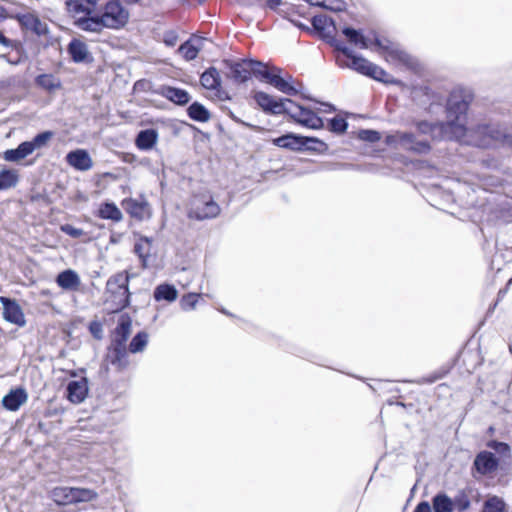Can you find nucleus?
<instances>
[{
	"label": "nucleus",
	"instance_id": "nucleus-55",
	"mask_svg": "<svg viewBox=\"0 0 512 512\" xmlns=\"http://www.w3.org/2000/svg\"><path fill=\"white\" fill-rule=\"evenodd\" d=\"M164 42L168 45V46H174L175 43H176V36L171 34V35H167L164 39Z\"/></svg>",
	"mask_w": 512,
	"mask_h": 512
},
{
	"label": "nucleus",
	"instance_id": "nucleus-2",
	"mask_svg": "<svg viewBox=\"0 0 512 512\" xmlns=\"http://www.w3.org/2000/svg\"><path fill=\"white\" fill-rule=\"evenodd\" d=\"M225 63L230 70L229 76L237 83L246 82L253 74L284 94L294 96L298 93V89L293 85L292 76L282 77L280 68H269L262 62L252 59L226 61Z\"/></svg>",
	"mask_w": 512,
	"mask_h": 512
},
{
	"label": "nucleus",
	"instance_id": "nucleus-48",
	"mask_svg": "<svg viewBox=\"0 0 512 512\" xmlns=\"http://www.w3.org/2000/svg\"><path fill=\"white\" fill-rule=\"evenodd\" d=\"M359 138L368 142H377L380 140V133L374 130H361Z\"/></svg>",
	"mask_w": 512,
	"mask_h": 512
},
{
	"label": "nucleus",
	"instance_id": "nucleus-3",
	"mask_svg": "<svg viewBox=\"0 0 512 512\" xmlns=\"http://www.w3.org/2000/svg\"><path fill=\"white\" fill-rule=\"evenodd\" d=\"M128 272L123 271L111 276L106 283V305L112 312H118L129 305Z\"/></svg>",
	"mask_w": 512,
	"mask_h": 512
},
{
	"label": "nucleus",
	"instance_id": "nucleus-58",
	"mask_svg": "<svg viewBox=\"0 0 512 512\" xmlns=\"http://www.w3.org/2000/svg\"><path fill=\"white\" fill-rule=\"evenodd\" d=\"M323 106L325 107V109L322 110L323 112H331L332 110H334V108L330 104H323Z\"/></svg>",
	"mask_w": 512,
	"mask_h": 512
},
{
	"label": "nucleus",
	"instance_id": "nucleus-49",
	"mask_svg": "<svg viewBox=\"0 0 512 512\" xmlns=\"http://www.w3.org/2000/svg\"><path fill=\"white\" fill-rule=\"evenodd\" d=\"M61 231L72 238H80L85 234V232L82 229L76 228L70 224L62 225Z\"/></svg>",
	"mask_w": 512,
	"mask_h": 512
},
{
	"label": "nucleus",
	"instance_id": "nucleus-5",
	"mask_svg": "<svg viewBox=\"0 0 512 512\" xmlns=\"http://www.w3.org/2000/svg\"><path fill=\"white\" fill-rule=\"evenodd\" d=\"M417 131L423 135H429L433 140H456L463 135V127L453 120L446 122L417 121Z\"/></svg>",
	"mask_w": 512,
	"mask_h": 512
},
{
	"label": "nucleus",
	"instance_id": "nucleus-53",
	"mask_svg": "<svg viewBox=\"0 0 512 512\" xmlns=\"http://www.w3.org/2000/svg\"><path fill=\"white\" fill-rule=\"evenodd\" d=\"M281 3L282 0H266V7H268L271 10H276Z\"/></svg>",
	"mask_w": 512,
	"mask_h": 512
},
{
	"label": "nucleus",
	"instance_id": "nucleus-28",
	"mask_svg": "<svg viewBox=\"0 0 512 512\" xmlns=\"http://www.w3.org/2000/svg\"><path fill=\"white\" fill-rule=\"evenodd\" d=\"M152 240L148 237H140L134 245V252L141 260L143 268H147L148 260L151 255Z\"/></svg>",
	"mask_w": 512,
	"mask_h": 512
},
{
	"label": "nucleus",
	"instance_id": "nucleus-56",
	"mask_svg": "<svg viewBox=\"0 0 512 512\" xmlns=\"http://www.w3.org/2000/svg\"><path fill=\"white\" fill-rule=\"evenodd\" d=\"M0 44H2L3 46H6V47H10L12 46V41L9 40L8 38H6L2 32H0Z\"/></svg>",
	"mask_w": 512,
	"mask_h": 512
},
{
	"label": "nucleus",
	"instance_id": "nucleus-6",
	"mask_svg": "<svg viewBox=\"0 0 512 512\" xmlns=\"http://www.w3.org/2000/svg\"><path fill=\"white\" fill-rule=\"evenodd\" d=\"M220 212L219 204L210 194H201L193 197L188 216L189 218L202 221L216 218Z\"/></svg>",
	"mask_w": 512,
	"mask_h": 512
},
{
	"label": "nucleus",
	"instance_id": "nucleus-45",
	"mask_svg": "<svg viewBox=\"0 0 512 512\" xmlns=\"http://www.w3.org/2000/svg\"><path fill=\"white\" fill-rule=\"evenodd\" d=\"M201 294L189 293L184 295L180 300V306L183 310L189 311L195 309Z\"/></svg>",
	"mask_w": 512,
	"mask_h": 512
},
{
	"label": "nucleus",
	"instance_id": "nucleus-29",
	"mask_svg": "<svg viewBox=\"0 0 512 512\" xmlns=\"http://www.w3.org/2000/svg\"><path fill=\"white\" fill-rule=\"evenodd\" d=\"M98 216L101 219L120 222L123 219L121 210L113 202L102 203L98 210Z\"/></svg>",
	"mask_w": 512,
	"mask_h": 512
},
{
	"label": "nucleus",
	"instance_id": "nucleus-39",
	"mask_svg": "<svg viewBox=\"0 0 512 512\" xmlns=\"http://www.w3.org/2000/svg\"><path fill=\"white\" fill-rule=\"evenodd\" d=\"M70 489L72 494L70 500H72V504L78 502H88L95 499L97 496V494L91 489L76 487H70Z\"/></svg>",
	"mask_w": 512,
	"mask_h": 512
},
{
	"label": "nucleus",
	"instance_id": "nucleus-50",
	"mask_svg": "<svg viewBox=\"0 0 512 512\" xmlns=\"http://www.w3.org/2000/svg\"><path fill=\"white\" fill-rule=\"evenodd\" d=\"M488 447L492 448L497 453L502 454V455L508 454L509 450H510L508 444L503 443V442H497V441H490L488 443Z\"/></svg>",
	"mask_w": 512,
	"mask_h": 512
},
{
	"label": "nucleus",
	"instance_id": "nucleus-41",
	"mask_svg": "<svg viewBox=\"0 0 512 512\" xmlns=\"http://www.w3.org/2000/svg\"><path fill=\"white\" fill-rule=\"evenodd\" d=\"M435 512H452L453 502L446 494H437L432 499Z\"/></svg>",
	"mask_w": 512,
	"mask_h": 512
},
{
	"label": "nucleus",
	"instance_id": "nucleus-32",
	"mask_svg": "<svg viewBox=\"0 0 512 512\" xmlns=\"http://www.w3.org/2000/svg\"><path fill=\"white\" fill-rule=\"evenodd\" d=\"M342 34L346 37L347 41L360 48V49H367L369 47L367 39L363 36V34L353 28L350 27H344L342 29Z\"/></svg>",
	"mask_w": 512,
	"mask_h": 512
},
{
	"label": "nucleus",
	"instance_id": "nucleus-7",
	"mask_svg": "<svg viewBox=\"0 0 512 512\" xmlns=\"http://www.w3.org/2000/svg\"><path fill=\"white\" fill-rule=\"evenodd\" d=\"M287 104L285 113L297 123L311 129H319L323 126L322 119L312 110L304 108L290 99H287Z\"/></svg>",
	"mask_w": 512,
	"mask_h": 512
},
{
	"label": "nucleus",
	"instance_id": "nucleus-19",
	"mask_svg": "<svg viewBox=\"0 0 512 512\" xmlns=\"http://www.w3.org/2000/svg\"><path fill=\"white\" fill-rule=\"evenodd\" d=\"M206 39L202 37H192L183 43L178 51L188 61L194 60L199 51L203 48Z\"/></svg>",
	"mask_w": 512,
	"mask_h": 512
},
{
	"label": "nucleus",
	"instance_id": "nucleus-40",
	"mask_svg": "<svg viewBox=\"0 0 512 512\" xmlns=\"http://www.w3.org/2000/svg\"><path fill=\"white\" fill-rule=\"evenodd\" d=\"M70 487H56L50 492V497L58 505L72 504Z\"/></svg>",
	"mask_w": 512,
	"mask_h": 512
},
{
	"label": "nucleus",
	"instance_id": "nucleus-43",
	"mask_svg": "<svg viewBox=\"0 0 512 512\" xmlns=\"http://www.w3.org/2000/svg\"><path fill=\"white\" fill-rule=\"evenodd\" d=\"M505 507L506 504L501 498L492 496L484 502L482 512H505Z\"/></svg>",
	"mask_w": 512,
	"mask_h": 512
},
{
	"label": "nucleus",
	"instance_id": "nucleus-46",
	"mask_svg": "<svg viewBox=\"0 0 512 512\" xmlns=\"http://www.w3.org/2000/svg\"><path fill=\"white\" fill-rule=\"evenodd\" d=\"M452 502H453V509L455 508L459 512H463L470 507V500L467 497V495L464 493L458 494L454 498V500H452Z\"/></svg>",
	"mask_w": 512,
	"mask_h": 512
},
{
	"label": "nucleus",
	"instance_id": "nucleus-52",
	"mask_svg": "<svg viewBox=\"0 0 512 512\" xmlns=\"http://www.w3.org/2000/svg\"><path fill=\"white\" fill-rule=\"evenodd\" d=\"M437 110H442V101L439 100L437 102H432L428 108V112L431 114H435Z\"/></svg>",
	"mask_w": 512,
	"mask_h": 512
},
{
	"label": "nucleus",
	"instance_id": "nucleus-20",
	"mask_svg": "<svg viewBox=\"0 0 512 512\" xmlns=\"http://www.w3.org/2000/svg\"><path fill=\"white\" fill-rule=\"evenodd\" d=\"M122 206L125 211L133 218L142 220L148 216V204L143 201H138L135 199H125L122 202Z\"/></svg>",
	"mask_w": 512,
	"mask_h": 512
},
{
	"label": "nucleus",
	"instance_id": "nucleus-25",
	"mask_svg": "<svg viewBox=\"0 0 512 512\" xmlns=\"http://www.w3.org/2000/svg\"><path fill=\"white\" fill-rule=\"evenodd\" d=\"M405 138L408 139L403 142V146L401 149L409 150L419 154L428 153L431 149V146L426 140H418L416 136L412 133L406 132Z\"/></svg>",
	"mask_w": 512,
	"mask_h": 512
},
{
	"label": "nucleus",
	"instance_id": "nucleus-38",
	"mask_svg": "<svg viewBox=\"0 0 512 512\" xmlns=\"http://www.w3.org/2000/svg\"><path fill=\"white\" fill-rule=\"evenodd\" d=\"M188 115L198 122H207L210 119L209 111L200 103L194 102L188 108Z\"/></svg>",
	"mask_w": 512,
	"mask_h": 512
},
{
	"label": "nucleus",
	"instance_id": "nucleus-54",
	"mask_svg": "<svg viewBox=\"0 0 512 512\" xmlns=\"http://www.w3.org/2000/svg\"><path fill=\"white\" fill-rule=\"evenodd\" d=\"M90 330L91 332L93 333V335L96 337V338H100V335L98 333L101 332V328H100V325L97 324V323H93L91 326H90Z\"/></svg>",
	"mask_w": 512,
	"mask_h": 512
},
{
	"label": "nucleus",
	"instance_id": "nucleus-23",
	"mask_svg": "<svg viewBox=\"0 0 512 512\" xmlns=\"http://www.w3.org/2000/svg\"><path fill=\"white\" fill-rule=\"evenodd\" d=\"M27 401V393L23 389L11 390L2 399L3 406L10 411H17Z\"/></svg>",
	"mask_w": 512,
	"mask_h": 512
},
{
	"label": "nucleus",
	"instance_id": "nucleus-35",
	"mask_svg": "<svg viewBox=\"0 0 512 512\" xmlns=\"http://www.w3.org/2000/svg\"><path fill=\"white\" fill-rule=\"evenodd\" d=\"M54 133L52 131H44L37 134L31 141H25L31 154L35 150H40L48 146L52 140Z\"/></svg>",
	"mask_w": 512,
	"mask_h": 512
},
{
	"label": "nucleus",
	"instance_id": "nucleus-60",
	"mask_svg": "<svg viewBox=\"0 0 512 512\" xmlns=\"http://www.w3.org/2000/svg\"><path fill=\"white\" fill-rule=\"evenodd\" d=\"M230 116L232 117V119H234L235 121H238V119L230 112Z\"/></svg>",
	"mask_w": 512,
	"mask_h": 512
},
{
	"label": "nucleus",
	"instance_id": "nucleus-15",
	"mask_svg": "<svg viewBox=\"0 0 512 512\" xmlns=\"http://www.w3.org/2000/svg\"><path fill=\"white\" fill-rule=\"evenodd\" d=\"M67 163L76 170L87 171L93 166L89 153L84 149H76L66 155Z\"/></svg>",
	"mask_w": 512,
	"mask_h": 512
},
{
	"label": "nucleus",
	"instance_id": "nucleus-57",
	"mask_svg": "<svg viewBox=\"0 0 512 512\" xmlns=\"http://www.w3.org/2000/svg\"><path fill=\"white\" fill-rule=\"evenodd\" d=\"M7 18V11L5 8L0 6V22Z\"/></svg>",
	"mask_w": 512,
	"mask_h": 512
},
{
	"label": "nucleus",
	"instance_id": "nucleus-14",
	"mask_svg": "<svg viewBox=\"0 0 512 512\" xmlns=\"http://www.w3.org/2000/svg\"><path fill=\"white\" fill-rule=\"evenodd\" d=\"M67 398L71 403L79 404L88 394V381L85 377L70 381L67 385Z\"/></svg>",
	"mask_w": 512,
	"mask_h": 512
},
{
	"label": "nucleus",
	"instance_id": "nucleus-30",
	"mask_svg": "<svg viewBox=\"0 0 512 512\" xmlns=\"http://www.w3.org/2000/svg\"><path fill=\"white\" fill-rule=\"evenodd\" d=\"M153 296L156 301L173 302L178 297V291L173 285L164 283L154 289Z\"/></svg>",
	"mask_w": 512,
	"mask_h": 512
},
{
	"label": "nucleus",
	"instance_id": "nucleus-10",
	"mask_svg": "<svg viewBox=\"0 0 512 512\" xmlns=\"http://www.w3.org/2000/svg\"><path fill=\"white\" fill-rule=\"evenodd\" d=\"M254 99L258 106L265 112H269L272 114H282L285 113L287 108V99L285 100H277L271 95L259 91L254 95Z\"/></svg>",
	"mask_w": 512,
	"mask_h": 512
},
{
	"label": "nucleus",
	"instance_id": "nucleus-22",
	"mask_svg": "<svg viewBox=\"0 0 512 512\" xmlns=\"http://www.w3.org/2000/svg\"><path fill=\"white\" fill-rule=\"evenodd\" d=\"M160 94L177 105H185L190 101L189 93L180 88L162 86L160 88Z\"/></svg>",
	"mask_w": 512,
	"mask_h": 512
},
{
	"label": "nucleus",
	"instance_id": "nucleus-47",
	"mask_svg": "<svg viewBox=\"0 0 512 512\" xmlns=\"http://www.w3.org/2000/svg\"><path fill=\"white\" fill-rule=\"evenodd\" d=\"M330 130L335 133H343L347 129V122L342 117H334L329 122Z\"/></svg>",
	"mask_w": 512,
	"mask_h": 512
},
{
	"label": "nucleus",
	"instance_id": "nucleus-18",
	"mask_svg": "<svg viewBox=\"0 0 512 512\" xmlns=\"http://www.w3.org/2000/svg\"><path fill=\"white\" fill-rule=\"evenodd\" d=\"M55 281L60 288L66 291H77L81 285L80 276L72 269L60 272Z\"/></svg>",
	"mask_w": 512,
	"mask_h": 512
},
{
	"label": "nucleus",
	"instance_id": "nucleus-4",
	"mask_svg": "<svg viewBox=\"0 0 512 512\" xmlns=\"http://www.w3.org/2000/svg\"><path fill=\"white\" fill-rule=\"evenodd\" d=\"M334 45L338 51H341L350 60V63L347 64L348 67L375 80L389 82V75L384 69L363 57L354 55L353 52L339 40H334Z\"/></svg>",
	"mask_w": 512,
	"mask_h": 512
},
{
	"label": "nucleus",
	"instance_id": "nucleus-24",
	"mask_svg": "<svg viewBox=\"0 0 512 512\" xmlns=\"http://www.w3.org/2000/svg\"><path fill=\"white\" fill-rule=\"evenodd\" d=\"M158 141V132L155 129L141 130L135 139V145L143 151L151 150Z\"/></svg>",
	"mask_w": 512,
	"mask_h": 512
},
{
	"label": "nucleus",
	"instance_id": "nucleus-27",
	"mask_svg": "<svg viewBox=\"0 0 512 512\" xmlns=\"http://www.w3.org/2000/svg\"><path fill=\"white\" fill-rule=\"evenodd\" d=\"M132 327V320L129 315L122 314L118 319V324L115 329V340L114 342L125 344Z\"/></svg>",
	"mask_w": 512,
	"mask_h": 512
},
{
	"label": "nucleus",
	"instance_id": "nucleus-1",
	"mask_svg": "<svg viewBox=\"0 0 512 512\" xmlns=\"http://www.w3.org/2000/svg\"><path fill=\"white\" fill-rule=\"evenodd\" d=\"M472 99V94L464 88H455L447 100V121L453 120L463 127V135L457 141L481 148H488L497 144H512V137L506 129L499 125H478L475 128L466 127V114Z\"/></svg>",
	"mask_w": 512,
	"mask_h": 512
},
{
	"label": "nucleus",
	"instance_id": "nucleus-34",
	"mask_svg": "<svg viewBox=\"0 0 512 512\" xmlns=\"http://www.w3.org/2000/svg\"><path fill=\"white\" fill-rule=\"evenodd\" d=\"M76 25L80 29L89 32H99L105 27L104 23H102L101 16L79 18L76 20Z\"/></svg>",
	"mask_w": 512,
	"mask_h": 512
},
{
	"label": "nucleus",
	"instance_id": "nucleus-11",
	"mask_svg": "<svg viewBox=\"0 0 512 512\" xmlns=\"http://www.w3.org/2000/svg\"><path fill=\"white\" fill-rule=\"evenodd\" d=\"M499 460L492 452H479L473 463V469L480 475H488L495 472L498 468Z\"/></svg>",
	"mask_w": 512,
	"mask_h": 512
},
{
	"label": "nucleus",
	"instance_id": "nucleus-59",
	"mask_svg": "<svg viewBox=\"0 0 512 512\" xmlns=\"http://www.w3.org/2000/svg\"><path fill=\"white\" fill-rule=\"evenodd\" d=\"M98 0H88L89 3L95 4Z\"/></svg>",
	"mask_w": 512,
	"mask_h": 512
},
{
	"label": "nucleus",
	"instance_id": "nucleus-12",
	"mask_svg": "<svg viewBox=\"0 0 512 512\" xmlns=\"http://www.w3.org/2000/svg\"><path fill=\"white\" fill-rule=\"evenodd\" d=\"M273 142L278 147L291 150H301L303 147L311 148L308 146V143H321L317 139L297 136L294 134L283 135L274 139Z\"/></svg>",
	"mask_w": 512,
	"mask_h": 512
},
{
	"label": "nucleus",
	"instance_id": "nucleus-37",
	"mask_svg": "<svg viewBox=\"0 0 512 512\" xmlns=\"http://www.w3.org/2000/svg\"><path fill=\"white\" fill-rule=\"evenodd\" d=\"M19 176L17 171L4 169L0 171V191L13 188L17 185Z\"/></svg>",
	"mask_w": 512,
	"mask_h": 512
},
{
	"label": "nucleus",
	"instance_id": "nucleus-9",
	"mask_svg": "<svg viewBox=\"0 0 512 512\" xmlns=\"http://www.w3.org/2000/svg\"><path fill=\"white\" fill-rule=\"evenodd\" d=\"M0 303L3 306V317L6 321L20 327L26 324L24 313L15 300L0 296Z\"/></svg>",
	"mask_w": 512,
	"mask_h": 512
},
{
	"label": "nucleus",
	"instance_id": "nucleus-17",
	"mask_svg": "<svg viewBox=\"0 0 512 512\" xmlns=\"http://www.w3.org/2000/svg\"><path fill=\"white\" fill-rule=\"evenodd\" d=\"M67 51L72 60L76 63L88 62L92 60V56L85 42L78 38H73L68 44Z\"/></svg>",
	"mask_w": 512,
	"mask_h": 512
},
{
	"label": "nucleus",
	"instance_id": "nucleus-26",
	"mask_svg": "<svg viewBox=\"0 0 512 512\" xmlns=\"http://www.w3.org/2000/svg\"><path fill=\"white\" fill-rule=\"evenodd\" d=\"M312 25L317 31L322 32L326 37L332 36L336 31L335 21L325 14L314 16L312 19Z\"/></svg>",
	"mask_w": 512,
	"mask_h": 512
},
{
	"label": "nucleus",
	"instance_id": "nucleus-36",
	"mask_svg": "<svg viewBox=\"0 0 512 512\" xmlns=\"http://www.w3.org/2000/svg\"><path fill=\"white\" fill-rule=\"evenodd\" d=\"M19 21L23 27L35 32L36 34H42L45 30V27L41 20L31 13L22 15L19 18Z\"/></svg>",
	"mask_w": 512,
	"mask_h": 512
},
{
	"label": "nucleus",
	"instance_id": "nucleus-44",
	"mask_svg": "<svg viewBox=\"0 0 512 512\" xmlns=\"http://www.w3.org/2000/svg\"><path fill=\"white\" fill-rule=\"evenodd\" d=\"M406 132L396 131L395 133L388 134L385 138V143L392 148H402L403 142L408 138L404 137Z\"/></svg>",
	"mask_w": 512,
	"mask_h": 512
},
{
	"label": "nucleus",
	"instance_id": "nucleus-42",
	"mask_svg": "<svg viewBox=\"0 0 512 512\" xmlns=\"http://www.w3.org/2000/svg\"><path fill=\"white\" fill-rule=\"evenodd\" d=\"M148 343V334L146 332L137 333L129 344V351L131 353L142 352Z\"/></svg>",
	"mask_w": 512,
	"mask_h": 512
},
{
	"label": "nucleus",
	"instance_id": "nucleus-13",
	"mask_svg": "<svg viewBox=\"0 0 512 512\" xmlns=\"http://www.w3.org/2000/svg\"><path fill=\"white\" fill-rule=\"evenodd\" d=\"M200 82L205 89L215 90L221 100L228 99V96L220 90L221 78L216 68L210 67L204 71L200 77Z\"/></svg>",
	"mask_w": 512,
	"mask_h": 512
},
{
	"label": "nucleus",
	"instance_id": "nucleus-16",
	"mask_svg": "<svg viewBox=\"0 0 512 512\" xmlns=\"http://www.w3.org/2000/svg\"><path fill=\"white\" fill-rule=\"evenodd\" d=\"M107 361L116 369L122 370L128 366V354L126 345L114 342L107 354Z\"/></svg>",
	"mask_w": 512,
	"mask_h": 512
},
{
	"label": "nucleus",
	"instance_id": "nucleus-8",
	"mask_svg": "<svg viewBox=\"0 0 512 512\" xmlns=\"http://www.w3.org/2000/svg\"><path fill=\"white\" fill-rule=\"evenodd\" d=\"M128 16L127 10L122 7L120 2L110 1L106 4L101 18L105 27L118 29L127 23Z\"/></svg>",
	"mask_w": 512,
	"mask_h": 512
},
{
	"label": "nucleus",
	"instance_id": "nucleus-31",
	"mask_svg": "<svg viewBox=\"0 0 512 512\" xmlns=\"http://www.w3.org/2000/svg\"><path fill=\"white\" fill-rule=\"evenodd\" d=\"M37 86L48 92H54L61 88V80L53 74H40L35 78Z\"/></svg>",
	"mask_w": 512,
	"mask_h": 512
},
{
	"label": "nucleus",
	"instance_id": "nucleus-51",
	"mask_svg": "<svg viewBox=\"0 0 512 512\" xmlns=\"http://www.w3.org/2000/svg\"><path fill=\"white\" fill-rule=\"evenodd\" d=\"M414 512H432L431 510V506L429 505L428 502H420L416 508H415V511Z\"/></svg>",
	"mask_w": 512,
	"mask_h": 512
},
{
	"label": "nucleus",
	"instance_id": "nucleus-33",
	"mask_svg": "<svg viewBox=\"0 0 512 512\" xmlns=\"http://www.w3.org/2000/svg\"><path fill=\"white\" fill-rule=\"evenodd\" d=\"M31 155V152L26 144L22 142L15 149H8L3 153V159L8 162H19Z\"/></svg>",
	"mask_w": 512,
	"mask_h": 512
},
{
	"label": "nucleus",
	"instance_id": "nucleus-21",
	"mask_svg": "<svg viewBox=\"0 0 512 512\" xmlns=\"http://www.w3.org/2000/svg\"><path fill=\"white\" fill-rule=\"evenodd\" d=\"M384 57L387 62L394 65H403L412 67L414 65V59L405 51L398 48H385Z\"/></svg>",
	"mask_w": 512,
	"mask_h": 512
}]
</instances>
